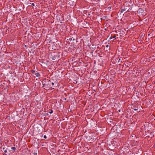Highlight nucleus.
Returning a JSON list of instances; mask_svg holds the SVG:
<instances>
[{"instance_id": "6ab92c4d", "label": "nucleus", "mask_w": 155, "mask_h": 155, "mask_svg": "<svg viewBox=\"0 0 155 155\" xmlns=\"http://www.w3.org/2000/svg\"><path fill=\"white\" fill-rule=\"evenodd\" d=\"M119 112H120V110H119Z\"/></svg>"}, {"instance_id": "4468645a", "label": "nucleus", "mask_w": 155, "mask_h": 155, "mask_svg": "<svg viewBox=\"0 0 155 155\" xmlns=\"http://www.w3.org/2000/svg\"><path fill=\"white\" fill-rule=\"evenodd\" d=\"M33 154L35 155H36L37 154V153H35V152H34Z\"/></svg>"}, {"instance_id": "9b49d317", "label": "nucleus", "mask_w": 155, "mask_h": 155, "mask_svg": "<svg viewBox=\"0 0 155 155\" xmlns=\"http://www.w3.org/2000/svg\"><path fill=\"white\" fill-rule=\"evenodd\" d=\"M43 137L45 139H46L47 138V137L46 135H44Z\"/></svg>"}, {"instance_id": "f257e3e1", "label": "nucleus", "mask_w": 155, "mask_h": 155, "mask_svg": "<svg viewBox=\"0 0 155 155\" xmlns=\"http://www.w3.org/2000/svg\"><path fill=\"white\" fill-rule=\"evenodd\" d=\"M147 46H148L149 49L148 50H147V51L148 52L147 53V54L148 55H150L151 53L152 52L151 48H150V47H149L150 44H149L148 43H146V47H147Z\"/></svg>"}, {"instance_id": "f8f14e48", "label": "nucleus", "mask_w": 155, "mask_h": 155, "mask_svg": "<svg viewBox=\"0 0 155 155\" xmlns=\"http://www.w3.org/2000/svg\"><path fill=\"white\" fill-rule=\"evenodd\" d=\"M109 47V44H108L107 45H106V47L107 48H108Z\"/></svg>"}, {"instance_id": "1a4fd4ad", "label": "nucleus", "mask_w": 155, "mask_h": 155, "mask_svg": "<svg viewBox=\"0 0 155 155\" xmlns=\"http://www.w3.org/2000/svg\"><path fill=\"white\" fill-rule=\"evenodd\" d=\"M50 111L49 112V113L50 114H52L53 112V110H50Z\"/></svg>"}, {"instance_id": "6e6552de", "label": "nucleus", "mask_w": 155, "mask_h": 155, "mask_svg": "<svg viewBox=\"0 0 155 155\" xmlns=\"http://www.w3.org/2000/svg\"><path fill=\"white\" fill-rule=\"evenodd\" d=\"M144 58H142L141 60V61H140V62L141 63H142L143 62V61H144Z\"/></svg>"}, {"instance_id": "423d86ee", "label": "nucleus", "mask_w": 155, "mask_h": 155, "mask_svg": "<svg viewBox=\"0 0 155 155\" xmlns=\"http://www.w3.org/2000/svg\"><path fill=\"white\" fill-rule=\"evenodd\" d=\"M116 37V36L115 35H114L113 37H110V39H111L112 38H114Z\"/></svg>"}, {"instance_id": "39448f33", "label": "nucleus", "mask_w": 155, "mask_h": 155, "mask_svg": "<svg viewBox=\"0 0 155 155\" xmlns=\"http://www.w3.org/2000/svg\"><path fill=\"white\" fill-rule=\"evenodd\" d=\"M133 109L135 110H138V107L136 108L135 107H133V108H132Z\"/></svg>"}, {"instance_id": "9d476101", "label": "nucleus", "mask_w": 155, "mask_h": 155, "mask_svg": "<svg viewBox=\"0 0 155 155\" xmlns=\"http://www.w3.org/2000/svg\"><path fill=\"white\" fill-rule=\"evenodd\" d=\"M31 71L32 74H34V73L35 72V71L34 70H32Z\"/></svg>"}, {"instance_id": "ddd939ff", "label": "nucleus", "mask_w": 155, "mask_h": 155, "mask_svg": "<svg viewBox=\"0 0 155 155\" xmlns=\"http://www.w3.org/2000/svg\"><path fill=\"white\" fill-rule=\"evenodd\" d=\"M31 5L32 6H35V4L34 3H32L31 4Z\"/></svg>"}, {"instance_id": "20e7f679", "label": "nucleus", "mask_w": 155, "mask_h": 155, "mask_svg": "<svg viewBox=\"0 0 155 155\" xmlns=\"http://www.w3.org/2000/svg\"><path fill=\"white\" fill-rule=\"evenodd\" d=\"M126 8H125L121 9L120 11L121 13H122L124 11H125L126 10Z\"/></svg>"}, {"instance_id": "dca6fc26", "label": "nucleus", "mask_w": 155, "mask_h": 155, "mask_svg": "<svg viewBox=\"0 0 155 155\" xmlns=\"http://www.w3.org/2000/svg\"><path fill=\"white\" fill-rule=\"evenodd\" d=\"M54 83H53V82H52V83H51V84H52V85H54Z\"/></svg>"}, {"instance_id": "7ed1b4c3", "label": "nucleus", "mask_w": 155, "mask_h": 155, "mask_svg": "<svg viewBox=\"0 0 155 155\" xmlns=\"http://www.w3.org/2000/svg\"><path fill=\"white\" fill-rule=\"evenodd\" d=\"M35 75H36V76H37V77H39L40 76V74L38 72L36 73L35 74Z\"/></svg>"}, {"instance_id": "f3484780", "label": "nucleus", "mask_w": 155, "mask_h": 155, "mask_svg": "<svg viewBox=\"0 0 155 155\" xmlns=\"http://www.w3.org/2000/svg\"><path fill=\"white\" fill-rule=\"evenodd\" d=\"M5 148L4 147H3V148H2V149L3 150H5Z\"/></svg>"}, {"instance_id": "2eb2a0df", "label": "nucleus", "mask_w": 155, "mask_h": 155, "mask_svg": "<svg viewBox=\"0 0 155 155\" xmlns=\"http://www.w3.org/2000/svg\"><path fill=\"white\" fill-rule=\"evenodd\" d=\"M4 152L5 153H6L7 152V150H5L4 151Z\"/></svg>"}, {"instance_id": "f03ea898", "label": "nucleus", "mask_w": 155, "mask_h": 155, "mask_svg": "<svg viewBox=\"0 0 155 155\" xmlns=\"http://www.w3.org/2000/svg\"><path fill=\"white\" fill-rule=\"evenodd\" d=\"M115 58H116L115 60L117 62L119 63L120 62V61H121V58H120L119 57H117L116 58V57H115Z\"/></svg>"}, {"instance_id": "0eeeda50", "label": "nucleus", "mask_w": 155, "mask_h": 155, "mask_svg": "<svg viewBox=\"0 0 155 155\" xmlns=\"http://www.w3.org/2000/svg\"><path fill=\"white\" fill-rule=\"evenodd\" d=\"M11 149L14 150H16V148L15 147H11Z\"/></svg>"}, {"instance_id": "a211bd4d", "label": "nucleus", "mask_w": 155, "mask_h": 155, "mask_svg": "<svg viewBox=\"0 0 155 155\" xmlns=\"http://www.w3.org/2000/svg\"><path fill=\"white\" fill-rule=\"evenodd\" d=\"M53 60H54V59L53 58Z\"/></svg>"}]
</instances>
